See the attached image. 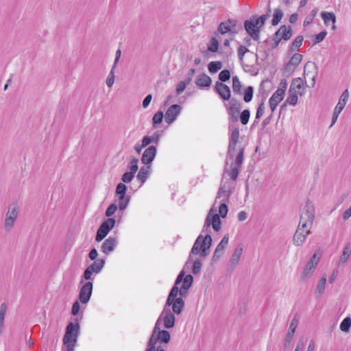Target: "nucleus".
Segmentation results:
<instances>
[{"mask_svg": "<svg viewBox=\"0 0 351 351\" xmlns=\"http://www.w3.org/2000/svg\"><path fill=\"white\" fill-rule=\"evenodd\" d=\"M80 332V326L78 322H70L67 324L62 339L63 345L66 348L65 351H74Z\"/></svg>", "mask_w": 351, "mask_h": 351, "instance_id": "nucleus-1", "label": "nucleus"}, {"mask_svg": "<svg viewBox=\"0 0 351 351\" xmlns=\"http://www.w3.org/2000/svg\"><path fill=\"white\" fill-rule=\"evenodd\" d=\"M212 244V237L210 234H206L204 237L202 234L197 238L191 250V254L188 258L186 265L192 261L191 254L197 255L200 252L201 256L206 257L208 255L207 250L210 248Z\"/></svg>", "mask_w": 351, "mask_h": 351, "instance_id": "nucleus-2", "label": "nucleus"}, {"mask_svg": "<svg viewBox=\"0 0 351 351\" xmlns=\"http://www.w3.org/2000/svg\"><path fill=\"white\" fill-rule=\"evenodd\" d=\"M179 290L178 285L174 284L169 293L165 303V305L167 306H172V311L177 315L180 314L183 311L184 307V300L182 298H177V295L179 293Z\"/></svg>", "mask_w": 351, "mask_h": 351, "instance_id": "nucleus-3", "label": "nucleus"}, {"mask_svg": "<svg viewBox=\"0 0 351 351\" xmlns=\"http://www.w3.org/2000/svg\"><path fill=\"white\" fill-rule=\"evenodd\" d=\"M127 186L123 183H119L115 189V195L119 199V209L123 211L128 207L130 201V196L126 195Z\"/></svg>", "mask_w": 351, "mask_h": 351, "instance_id": "nucleus-4", "label": "nucleus"}, {"mask_svg": "<svg viewBox=\"0 0 351 351\" xmlns=\"http://www.w3.org/2000/svg\"><path fill=\"white\" fill-rule=\"evenodd\" d=\"M237 23V20L232 19L221 22L219 24L217 30L214 32L215 36H219V34H225L226 33H230L232 36H234L237 33V31L235 29Z\"/></svg>", "mask_w": 351, "mask_h": 351, "instance_id": "nucleus-5", "label": "nucleus"}, {"mask_svg": "<svg viewBox=\"0 0 351 351\" xmlns=\"http://www.w3.org/2000/svg\"><path fill=\"white\" fill-rule=\"evenodd\" d=\"M116 224V220L114 218H108L105 219L99 226L97 230L95 241L101 242L104 240Z\"/></svg>", "mask_w": 351, "mask_h": 351, "instance_id": "nucleus-6", "label": "nucleus"}, {"mask_svg": "<svg viewBox=\"0 0 351 351\" xmlns=\"http://www.w3.org/2000/svg\"><path fill=\"white\" fill-rule=\"evenodd\" d=\"M105 265V259H97L92 264L88 266L84 270L80 283H83L84 280H89L93 273L99 274L103 269Z\"/></svg>", "mask_w": 351, "mask_h": 351, "instance_id": "nucleus-7", "label": "nucleus"}, {"mask_svg": "<svg viewBox=\"0 0 351 351\" xmlns=\"http://www.w3.org/2000/svg\"><path fill=\"white\" fill-rule=\"evenodd\" d=\"M230 139L227 152V159H233L234 156V151L236 149L237 144L239 138V129L238 127H234L231 129V125H229Z\"/></svg>", "mask_w": 351, "mask_h": 351, "instance_id": "nucleus-8", "label": "nucleus"}, {"mask_svg": "<svg viewBox=\"0 0 351 351\" xmlns=\"http://www.w3.org/2000/svg\"><path fill=\"white\" fill-rule=\"evenodd\" d=\"M302 55L298 53H294L290 58L289 61L285 65L283 68V75L289 77L291 76L296 67L300 64L302 60Z\"/></svg>", "mask_w": 351, "mask_h": 351, "instance_id": "nucleus-9", "label": "nucleus"}, {"mask_svg": "<svg viewBox=\"0 0 351 351\" xmlns=\"http://www.w3.org/2000/svg\"><path fill=\"white\" fill-rule=\"evenodd\" d=\"M241 103L235 98L230 99L229 107L228 108V114L229 116V121L230 123H236L238 121V115L241 109Z\"/></svg>", "mask_w": 351, "mask_h": 351, "instance_id": "nucleus-10", "label": "nucleus"}, {"mask_svg": "<svg viewBox=\"0 0 351 351\" xmlns=\"http://www.w3.org/2000/svg\"><path fill=\"white\" fill-rule=\"evenodd\" d=\"M255 17L256 15H253L250 20H245L244 21V28L253 40L258 41L260 38L261 29L254 23Z\"/></svg>", "mask_w": 351, "mask_h": 351, "instance_id": "nucleus-11", "label": "nucleus"}, {"mask_svg": "<svg viewBox=\"0 0 351 351\" xmlns=\"http://www.w3.org/2000/svg\"><path fill=\"white\" fill-rule=\"evenodd\" d=\"M318 262L319 258H317L316 254H314L307 262L306 267L301 274L302 280L306 281L312 276Z\"/></svg>", "mask_w": 351, "mask_h": 351, "instance_id": "nucleus-12", "label": "nucleus"}, {"mask_svg": "<svg viewBox=\"0 0 351 351\" xmlns=\"http://www.w3.org/2000/svg\"><path fill=\"white\" fill-rule=\"evenodd\" d=\"M19 209L16 206L10 205L8 210L5 215V229L8 231L10 230L14 226V221L18 216Z\"/></svg>", "mask_w": 351, "mask_h": 351, "instance_id": "nucleus-13", "label": "nucleus"}, {"mask_svg": "<svg viewBox=\"0 0 351 351\" xmlns=\"http://www.w3.org/2000/svg\"><path fill=\"white\" fill-rule=\"evenodd\" d=\"M93 284L92 282H86L81 288L79 293V300L82 304H87L92 295Z\"/></svg>", "mask_w": 351, "mask_h": 351, "instance_id": "nucleus-14", "label": "nucleus"}, {"mask_svg": "<svg viewBox=\"0 0 351 351\" xmlns=\"http://www.w3.org/2000/svg\"><path fill=\"white\" fill-rule=\"evenodd\" d=\"M221 220L219 219V216L217 214H215L210 219V213L206 218L204 228L202 229V232H204L205 231H208L210 229V225H212L213 228L215 231L218 232L221 229Z\"/></svg>", "mask_w": 351, "mask_h": 351, "instance_id": "nucleus-15", "label": "nucleus"}, {"mask_svg": "<svg viewBox=\"0 0 351 351\" xmlns=\"http://www.w3.org/2000/svg\"><path fill=\"white\" fill-rule=\"evenodd\" d=\"M174 312H171L170 306L165 305V307L161 313V316L163 317L165 328L169 329L174 326L176 317Z\"/></svg>", "mask_w": 351, "mask_h": 351, "instance_id": "nucleus-16", "label": "nucleus"}, {"mask_svg": "<svg viewBox=\"0 0 351 351\" xmlns=\"http://www.w3.org/2000/svg\"><path fill=\"white\" fill-rule=\"evenodd\" d=\"M300 217L302 218V220L304 219L312 224L313 223L315 218V208L313 202H311L309 199H307Z\"/></svg>", "mask_w": 351, "mask_h": 351, "instance_id": "nucleus-17", "label": "nucleus"}, {"mask_svg": "<svg viewBox=\"0 0 351 351\" xmlns=\"http://www.w3.org/2000/svg\"><path fill=\"white\" fill-rule=\"evenodd\" d=\"M298 322H299V319L297 317V315H295L291 321L288 331L286 334L285 343H284L285 348H288L289 346V345L293 338L295 330L298 327Z\"/></svg>", "mask_w": 351, "mask_h": 351, "instance_id": "nucleus-18", "label": "nucleus"}, {"mask_svg": "<svg viewBox=\"0 0 351 351\" xmlns=\"http://www.w3.org/2000/svg\"><path fill=\"white\" fill-rule=\"evenodd\" d=\"M182 107L179 104L171 105L166 111L165 119V121L171 124L176 119V117L180 114Z\"/></svg>", "mask_w": 351, "mask_h": 351, "instance_id": "nucleus-19", "label": "nucleus"}, {"mask_svg": "<svg viewBox=\"0 0 351 351\" xmlns=\"http://www.w3.org/2000/svg\"><path fill=\"white\" fill-rule=\"evenodd\" d=\"M215 90L223 100L231 99V90L226 84L217 81L215 85Z\"/></svg>", "mask_w": 351, "mask_h": 351, "instance_id": "nucleus-20", "label": "nucleus"}, {"mask_svg": "<svg viewBox=\"0 0 351 351\" xmlns=\"http://www.w3.org/2000/svg\"><path fill=\"white\" fill-rule=\"evenodd\" d=\"M311 233V230L298 228L293 235V243L296 246H301L306 241V237Z\"/></svg>", "mask_w": 351, "mask_h": 351, "instance_id": "nucleus-21", "label": "nucleus"}, {"mask_svg": "<svg viewBox=\"0 0 351 351\" xmlns=\"http://www.w3.org/2000/svg\"><path fill=\"white\" fill-rule=\"evenodd\" d=\"M156 152L157 149L156 146H149L147 148L145 149V150L143 153L141 157V162L145 165H150L154 160L156 155Z\"/></svg>", "mask_w": 351, "mask_h": 351, "instance_id": "nucleus-22", "label": "nucleus"}, {"mask_svg": "<svg viewBox=\"0 0 351 351\" xmlns=\"http://www.w3.org/2000/svg\"><path fill=\"white\" fill-rule=\"evenodd\" d=\"M117 244L118 241L116 237H109L101 244V251L108 255L114 250Z\"/></svg>", "mask_w": 351, "mask_h": 351, "instance_id": "nucleus-23", "label": "nucleus"}, {"mask_svg": "<svg viewBox=\"0 0 351 351\" xmlns=\"http://www.w3.org/2000/svg\"><path fill=\"white\" fill-rule=\"evenodd\" d=\"M276 36L280 38V40L287 41L289 40L293 35V28L291 26H287L282 25L280 28L274 33Z\"/></svg>", "mask_w": 351, "mask_h": 351, "instance_id": "nucleus-24", "label": "nucleus"}, {"mask_svg": "<svg viewBox=\"0 0 351 351\" xmlns=\"http://www.w3.org/2000/svg\"><path fill=\"white\" fill-rule=\"evenodd\" d=\"M228 241H229V237L228 235H225L222 238V239L221 240L219 243L217 245V246L214 252V254H213V256L212 258V260L213 262H216L220 258V257L221 256V255L223 253L225 247L228 243Z\"/></svg>", "mask_w": 351, "mask_h": 351, "instance_id": "nucleus-25", "label": "nucleus"}, {"mask_svg": "<svg viewBox=\"0 0 351 351\" xmlns=\"http://www.w3.org/2000/svg\"><path fill=\"white\" fill-rule=\"evenodd\" d=\"M211 82V78L204 73H202L197 75L195 82L197 86L201 88L210 87Z\"/></svg>", "mask_w": 351, "mask_h": 351, "instance_id": "nucleus-26", "label": "nucleus"}, {"mask_svg": "<svg viewBox=\"0 0 351 351\" xmlns=\"http://www.w3.org/2000/svg\"><path fill=\"white\" fill-rule=\"evenodd\" d=\"M284 95L279 94L278 92H274L269 100V108H271V112L273 113L278 104L282 101Z\"/></svg>", "mask_w": 351, "mask_h": 351, "instance_id": "nucleus-27", "label": "nucleus"}, {"mask_svg": "<svg viewBox=\"0 0 351 351\" xmlns=\"http://www.w3.org/2000/svg\"><path fill=\"white\" fill-rule=\"evenodd\" d=\"M242 253H243V247L241 244L238 245L230 259V263L232 266L233 269L238 264V263L241 258V256L242 255Z\"/></svg>", "mask_w": 351, "mask_h": 351, "instance_id": "nucleus-28", "label": "nucleus"}, {"mask_svg": "<svg viewBox=\"0 0 351 351\" xmlns=\"http://www.w3.org/2000/svg\"><path fill=\"white\" fill-rule=\"evenodd\" d=\"M150 173V166L145 165L142 167L137 173L136 178L139 180L141 184H143L147 180Z\"/></svg>", "mask_w": 351, "mask_h": 351, "instance_id": "nucleus-29", "label": "nucleus"}, {"mask_svg": "<svg viewBox=\"0 0 351 351\" xmlns=\"http://www.w3.org/2000/svg\"><path fill=\"white\" fill-rule=\"evenodd\" d=\"M232 193V191L231 189L226 190L225 185L221 184L219 188L216 199L223 197L221 202H228Z\"/></svg>", "mask_w": 351, "mask_h": 351, "instance_id": "nucleus-30", "label": "nucleus"}, {"mask_svg": "<svg viewBox=\"0 0 351 351\" xmlns=\"http://www.w3.org/2000/svg\"><path fill=\"white\" fill-rule=\"evenodd\" d=\"M310 66H313L314 68V69L315 70V74L313 75L312 79H311V84L309 86V87L313 88L315 86V80H316V77L317 76L318 68H317V65L314 62H310V61L306 62V64L304 65V74L305 76L306 75H308L310 71L306 73V69H307L308 67H310Z\"/></svg>", "mask_w": 351, "mask_h": 351, "instance_id": "nucleus-31", "label": "nucleus"}, {"mask_svg": "<svg viewBox=\"0 0 351 351\" xmlns=\"http://www.w3.org/2000/svg\"><path fill=\"white\" fill-rule=\"evenodd\" d=\"M304 40V37L302 35L298 36L292 42L291 45L289 47V51L292 53L293 51L299 50L301 47L302 42Z\"/></svg>", "mask_w": 351, "mask_h": 351, "instance_id": "nucleus-32", "label": "nucleus"}, {"mask_svg": "<svg viewBox=\"0 0 351 351\" xmlns=\"http://www.w3.org/2000/svg\"><path fill=\"white\" fill-rule=\"evenodd\" d=\"M351 254V243H348L343 248V253L339 258V264L345 263L349 258Z\"/></svg>", "mask_w": 351, "mask_h": 351, "instance_id": "nucleus-33", "label": "nucleus"}, {"mask_svg": "<svg viewBox=\"0 0 351 351\" xmlns=\"http://www.w3.org/2000/svg\"><path fill=\"white\" fill-rule=\"evenodd\" d=\"M158 332V337L160 343H168L171 339V335L169 331L166 330H159Z\"/></svg>", "mask_w": 351, "mask_h": 351, "instance_id": "nucleus-34", "label": "nucleus"}, {"mask_svg": "<svg viewBox=\"0 0 351 351\" xmlns=\"http://www.w3.org/2000/svg\"><path fill=\"white\" fill-rule=\"evenodd\" d=\"M321 16L326 25H328L329 22L336 23V16L333 12H322Z\"/></svg>", "mask_w": 351, "mask_h": 351, "instance_id": "nucleus-35", "label": "nucleus"}, {"mask_svg": "<svg viewBox=\"0 0 351 351\" xmlns=\"http://www.w3.org/2000/svg\"><path fill=\"white\" fill-rule=\"evenodd\" d=\"M327 276L324 274L319 280L318 285L316 288L315 293H318L319 296L322 295L324 291L326 284Z\"/></svg>", "mask_w": 351, "mask_h": 351, "instance_id": "nucleus-36", "label": "nucleus"}, {"mask_svg": "<svg viewBox=\"0 0 351 351\" xmlns=\"http://www.w3.org/2000/svg\"><path fill=\"white\" fill-rule=\"evenodd\" d=\"M241 87H242V85H241V83L238 76H237V75L233 76V77H232V90H233V92L235 94H237V95H242Z\"/></svg>", "mask_w": 351, "mask_h": 351, "instance_id": "nucleus-37", "label": "nucleus"}, {"mask_svg": "<svg viewBox=\"0 0 351 351\" xmlns=\"http://www.w3.org/2000/svg\"><path fill=\"white\" fill-rule=\"evenodd\" d=\"M283 16V12L280 8H276L274 10L273 19L271 21V25L273 26H276L278 25L280 22Z\"/></svg>", "mask_w": 351, "mask_h": 351, "instance_id": "nucleus-38", "label": "nucleus"}, {"mask_svg": "<svg viewBox=\"0 0 351 351\" xmlns=\"http://www.w3.org/2000/svg\"><path fill=\"white\" fill-rule=\"evenodd\" d=\"M215 36L212 37L208 44V50L213 53L217 52L219 49V40Z\"/></svg>", "mask_w": 351, "mask_h": 351, "instance_id": "nucleus-39", "label": "nucleus"}, {"mask_svg": "<svg viewBox=\"0 0 351 351\" xmlns=\"http://www.w3.org/2000/svg\"><path fill=\"white\" fill-rule=\"evenodd\" d=\"M164 118V114L162 110L158 111L152 117V124L154 128H156L158 125L160 124Z\"/></svg>", "mask_w": 351, "mask_h": 351, "instance_id": "nucleus-40", "label": "nucleus"}, {"mask_svg": "<svg viewBox=\"0 0 351 351\" xmlns=\"http://www.w3.org/2000/svg\"><path fill=\"white\" fill-rule=\"evenodd\" d=\"M208 71L211 73H215L222 68V63L219 61H213L208 64Z\"/></svg>", "mask_w": 351, "mask_h": 351, "instance_id": "nucleus-41", "label": "nucleus"}, {"mask_svg": "<svg viewBox=\"0 0 351 351\" xmlns=\"http://www.w3.org/2000/svg\"><path fill=\"white\" fill-rule=\"evenodd\" d=\"M351 327V318L350 317H346L344 318L340 324V330L342 332H348L350 330Z\"/></svg>", "mask_w": 351, "mask_h": 351, "instance_id": "nucleus-42", "label": "nucleus"}, {"mask_svg": "<svg viewBox=\"0 0 351 351\" xmlns=\"http://www.w3.org/2000/svg\"><path fill=\"white\" fill-rule=\"evenodd\" d=\"M254 95V88L252 86H247L244 91L243 100L246 103L252 101Z\"/></svg>", "mask_w": 351, "mask_h": 351, "instance_id": "nucleus-43", "label": "nucleus"}, {"mask_svg": "<svg viewBox=\"0 0 351 351\" xmlns=\"http://www.w3.org/2000/svg\"><path fill=\"white\" fill-rule=\"evenodd\" d=\"M269 16V13L263 14L258 17L256 16V17L254 18V23L256 24V26H258L259 29H261V28L265 25V21Z\"/></svg>", "mask_w": 351, "mask_h": 351, "instance_id": "nucleus-44", "label": "nucleus"}, {"mask_svg": "<svg viewBox=\"0 0 351 351\" xmlns=\"http://www.w3.org/2000/svg\"><path fill=\"white\" fill-rule=\"evenodd\" d=\"M7 310V306L5 303H2L0 306V333H1L3 325H4V319Z\"/></svg>", "mask_w": 351, "mask_h": 351, "instance_id": "nucleus-45", "label": "nucleus"}, {"mask_svg": "<svg viewBox=\"0 0 351 351\" xmlns=\"http://www.w3.org/2000/svg\"><path fill=\"white\" fill-rule=\"evenodd\" d=\"M156 334H154V332H152V335H151L149 341L147 343V348L148 349L152 350L153 351H156L157 348H156V344L157 341H159L158 336H155Z\"/></svg>", "mask_w": 351, "mask_h": 351, "instance_id": "nucleus-46", "label": "nucleus"}, {"mask_svg": "<svg viewBox=\"0 0 351 351\" xmlns=\"http://www.w3.org/2000/svg\"><path fill=\"white\" fill-rule=\"evenodd\" d=\"M245 148L240 147L239 153L235 158V166L241 167L244 159Z\"/></svg>", "mask_w": 351, "mask_h": 351, "instance_id": "nucleus-47", "label": "nucleus"}, {"mask_svg": "<svg viewBox=\"0 0 351 351\" xmlns=\"http://www.w3.org/2000/svg\"><path fill=\"white\" fill-rule=\"evenodd\" d=\"M193 276L191 274L185 276L183 279L182 287L183 289H189L193 285Z\"/></svg>", "mask_w": 351, "mask_h": 351, "instance_id": "nucleus-48", "label": "nucleus"}, {"mask_svg": "<svg viewBox=\"0 0 351 351\" xmlns=\"http://www.w3.org/2000/svg\"><path fill=\"white\" fill-rule=\"evenodd\" d=\"M231 74L230 71L228 69H224L221 71L219 74V79L220 80L219 82H226L230 79Z\"/></svg>", "mask_w": 351, "mask_h": 351, "instance_id": "nucleus-49", "label": "nucleus"}, {"mask_svg": "<svg viewBox=\"0 0 351 351\" xmlns=\"http://www.w3.org/2000/svg\"><path fill=\"white\" fill-rule=\"evenodd\" d=\"M250 117V111L249 109H245L240 114V121L243 125L247 124Z\"/></svg>", "mask_w": 351, "mask_h": 351, "instance_id": "nucleus-50", "label": "nucleus"}, {"mask_svg": "<svg viewBox=\"0 0 351 351\" xmlns=\"http://www.w3.org/2000/svg\"><path fill=\"white\" fill-rule=\"evenodd\" d=\"M138 160L134 158L131 160L130 162L128 165V168L129 169L130 172L134 173V175L138 169Z\"/></svg>", "mask_w": 351, "mask_h": 351, "instance_id": "nucleus-51", "label": "nucleus"}, {"mask_svg": "<svg viewBox=\"0 0 351 351\" xmlns=\"http://www.w3.org/2000/svg\"><path fill=\"white\" fill-rule=\"evenodd\" d=\"M227 202H221L219 208V216L225 218L227 215L228 208L226 204Z\"/></svg>", "mask_w": 351, "mask_h": 351, "instance_id": "nucleus-52", "label": "nucleus"}, {"mask_svg": "<svg viewBox=\"0 0 351 351\" xmlns=\"http://www.w3.org/2000/svg\"><path fill=\"white\" fill-rule=\"evenodd\" d=\"M118 207L119 206L115 203L110 204L106 210L105 215L108 218H111L110 217L114 214Z\"/></svg>", "mask_w": 351, "mask_h": 351, "instance_id": "nucleus-53", "label": "nucleus"}, {"mask_svg": "<svg viewBox=\"0 0 351 351\" xmlns=\"http://www.w3.org/2000/svg\"><path fill=\"white\" fill-rule=\"evenodd\" d=\"M265 101L264 99H263L261 101V103L258 104V106L257 108L256 113V119H259L264 113L265 111Z\"/></svg>", "mask_w": 351, "mask_h": 351, "instance_id": "nucleus-54", "label": "nucleus"}, {"mask_svg": "<svg viewBox=\"0 0 351 351\" xmlns=\"http://www.w3.org/2000/svg\"><path fill=\"white\" fill-rule=\"evenodd\" d=\"M327 35V32L326 30L320 32L319 34L315 36V38L313 40V45L321 43Z\"/></svg>", "mask_w": 351, "mask_h": 351, "instance_id": "nucleus-55", "label": "nucleus"}, {"mask_svg": "<svg viewBox=\"0 0 351 351\" xmlns=\"http://www.w3.org/2000/svg\"><path fill=\"white\" fill-rule=\"evenodd\" d=\"M287 87V82L285 79H282L280 82L279 88L275 92H278L279 94H281L285 96Z\"/></svg>", "mask_w": 351, "mask_h": 351, "instance_id": "nucleus-56", "label": "nucleus"}, {"mask_svg": "<svg viewBox=\"0 0 351 351\" xmlns=\"http://www.w3.org/2000/svg\"><path fill=\"white\" fill-rule=\"evenodd\" d=\"M114 69H113V66H112V69L110 71V73L108 74V75L107 77L106 83L108 87H111L114 82Z\"/></svg>", "mask_w": 351, "mask_h": 351, "instance_id": "nucleus-57", "label": "nucleus"}, {"mask_svg": "<svg viewBox=\"0 0 351 351\" xmlns=\"http://www.w3.org/2000/svg\"><path fill=\"white\" fill-rule=\"evenodd\" d=\"M134 176L135 175L134 173H132L130 171L125 172L123 174V176L121 177V180L123 182V184L130 183L134 179Z\"/></svg>", "mask_w": 351, "mask_h": 351, "instance_id": "nucleus-58", "label": "nucleus"}, {"mask_svg": "<svg viewBox=\"0 0 351 351\" xmlns=\"http://www.w3.org/2000/svg\"><path fill=\"white\" fill-rule=\"evenodd\" d=\"M298 94H289V96L286 99V103L292 106H295L298 103Z\"/></svg>", "mask_w": 351, "mask_h": 351, "instance_id": "nucleus-59", "label": "nucleus"}, {"mask_svg": "<svg viewBox=\"0 0 351 351\" xmlns=\"http://www.w3.org/2000/svg\"><path fill=\"white\" fill-rule=\"evenodd\" d=\"M249 51V49L243 45L239 46L237 50L239 59L243 61L245 54Z\"/></svg>", "mask_w": 351, "mask_h": 351, "instance_id": "nucleus-60", "label": "nucleus"}, {"mask_svg": "<svg viewBox=\"0 0 351 351\" xmlns=\"http://www.w3.org/2000/svg\"><path fill=\"white\" fill-rule=\"evenodd\" d=\"M291 85L293 86L295 90H300L303 86V81L300 77H296L292 80Z\"/></svg>", "mask_w": 351, "mask_h": 351, "instance_id": "nucleus-61", "label": "nucleus"}, {"mask_svg": "<svg viewBox=\"0 0 351 351\" xmlns=\"http://www.w3.org/2000/svg\"><path fill=\"white\" fill-rule=\"evenodd\" d=\"M202 264L199 260H195L193 264L192 271L194 274H197L200 272Z\"/></svg>", "mask_w": 351, "mask_h": 351, "instance_id": "nucleus-62", "label": "nucleus"}, {"mask_svg": "<svg viewBox=\"0 0 351 351\" xmlns=\"http://www.w3.org/2000/svg\"><path fill=\"white\" fill-rule=\"evenodd\" d=\"M189 85L188 83H186V81H180L178 83L177 86H176V93L178 95H180L181 94L185 89L186 86Z\"/></svg>", "mask_w": 351, "mask_h": 351, "instance_id": "nucleus-63", "label": "nucleus"}, {"mask_svg": "<svg viewBox=\"0 0 351 351\" xmlns=\"http://www.w3.org/2000/svg\"><path fill=\"white\" fill-rule=\"evenodd\" d=\"M313 224L306 220H302V218L300 219V222L298 228H306L308 230H311Z\"/></svg>", "mask_w": 351, "mask_h": 351, "instance_id": "nucleus-64", "label": "nucleus"}]
</instances>
